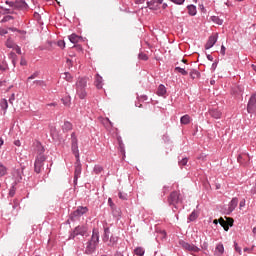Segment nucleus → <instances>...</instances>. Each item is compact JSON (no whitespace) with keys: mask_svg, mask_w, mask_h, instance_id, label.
<instances>
[{"mask_svg":"<svg viewBox=\"0 0 256 256\" xmlns=\"http://www.w3.org/2000/svg\"><path fill=\"white\" fill-rule=\"evenodd\" d=\"M118 143H119L121 153H125V144H123V140L121 139V137H118Z\"/></svg>","mask_w":256,"mask_h":256,"instance_id":"473e14b6","label":"nucleus"},{"mask_svg":"<svg viewBox=\"0 0 256 256\" xmlns=\"http://www.w3.org/2000/svg\"><path fill=\"white\" fill-rule=\"evenodd\" d=\"M87 233V227L85 226H78L74 230V235H86Z\"/></svg>","mask_w":256,"mask_h":256,"instance_id":"a211bd4d","label":"nucleus"},{"mask_svg":"<svg viewBox=\"0 0 256 256\" xmlns=\"http://www.w3.org/2000/svg\"><path fill=\"white\" fill-rule=\"evenodd\" d=\"M182 247L186 251H190V253H199L201 251V249L199 247L195 246V244H189L187 242H183Z\"/></svg>","mask_w":256,"mask_h":256,"instance_id":"9b49d317","label":"nucleus"},{"mask_svg":"<svg viewBox=\"0 0 256 256\" xmlns=\"http://www.w3.org/2000/svg\"><path fill=\"white\" fill-rule=\"evenodd\" d=\"M64 75H65L66 81H68L69 83L73 81V76L70 73L66 72Z\"/></svg>","mask_w":256,"mask_h":256,"instance_id":"58836bf2","label":"nucleus"},{"mask_svg":"<svg viewBox=\"0 0 256 256\" xmlns=\"http://www.w3.org/2000/svg\"><path fill=\"white\" fill-rule=\"evenodd\" d=\"M7 69H9L7 62L5 60H0V71H7Z\"/></svg>","mask_w":256,"mask_h":256,"instance_id":"2f4dec72","label":"nucleus"},{"mask_svg":"<svg viewBox=\"0 0 256 256\" xmlns=\"http://www.w3.org/2000/svg\"><path fill=\"white\" fill-rule=\"evenodd\" d=\"M87 78H79L76 82V93L79 99L87 97Z\"/></svg>","mask_w":256,"mask_h":256,"instance_id":"f03ea898","label":"nucleus"},{"mask_svg":"<svg viewBox=\"0 0 256 256\" xmlns=\"http://www.w3.org/2000/svg\"><path fill=\"white\" fill-rule=\"evenodd\" d=\"M234 220L233 218H219V224L223 227L224 231H229V227H233Z\"/></svg>","mask_w":256,"mask_h":256,"instance_id":"9d476101","label":"nucleus"},{"mask_svg":"<svg viewBox=\"0 0 256 256\" xmlns=\"http://www.w3.org/2000/svg\"><path fill=\"white\" fill-rule=\"evenodd\" d=\"M87 211H89L87 207L79 206L77 210L71 214L70 219L72 221H77V219H79V217H81L82 215H85Z\"/></svg>","mask_w":256,"mask_h":256,"instance_id":"0eeeda50","label":"nucleus"},{"mask_svg":"<svg viewBox=\"0 0 256 256\" xmlns=\"http://www.w3.org/2000/svg\"><path fill=\"white\" fill-rule=\"evenodd\" d=\"M213 223H214V225H217V223H219V219H218V220L215 219V220L213 221Z\"/></svg>","mask_w":256,"mask_h":256,"instance_id":"69168bd1","label":"nucleus"},{"mask_svg":"<svg viewBox=\"0 0 256 256\" xmlns=\"http://www.w3.org/2000/svg\"><path fill=\"white\" fill-rule=\"evenodd\" d=\"M71 129H73V124H71L69 121H65L64 125H62V131L67 133L68 131H71Z\"/></svg>","mask_w":256,"mask_h":256,"instance_id":"b1692460","label":"nucleus"},{"mask_svg":"<svg viewBox=\"0 0 256 256\" xmlns=\"http://www.w3.org/2000/svg\"><path fill=\"white\" fill-rule=\"evenodd\" d=\"M20 65H22V67H25L27 65V60H25V58H21Z\"/></svg>","mask_w":256,"mask_h":256,"instance_id":"3c124183","label":"nucleus"},{"mask_svg":"<svg viewBox=\"0 0 256 256\" xmlns=\"http://www.w3.org/2000/svg\"><path fill=\"white\" fill-rule=\"evenodd\" d=\"M134 253L135 255L143 256L145 255V249H143V247H137L135 248Z\"/></svg>","mask_w":256,"mask_h":256,"instance_id":"c756f323","label":"nucleus"},{"mask_svg":"<svg viewBox=\"0 0 256 256\" xmlns=\"http://www.w3.org/2000/svg\"><path fill=\"white\" fill-rule=\"evenodd\" d=\"M4 11H5V13H7L8 15L11 14V13H13V11H12L11 9H9V8H4Z\"/></svg>","mask_w":256,"mask_h":256,"instance_id":"4d7b16f0","label":"nucleus"},{"mask_svg":"<svg viewBox=\"0 0 256 256\" xmlns=\"http://www.w3.org/2000/svg\"><path fill=\"white\" fill-rule=\"evenodd\" d=\"M251 193H252V195H256V187L251 189Z\"/></svg>","mask_w":256,"mask_h":256,"instance_id":"680f3d73","label":"nucleus"},{"mask_svg":"<svg viewBox=\"0 0 256 256\" xmlns=\"http://www.w3.org/2000/svg\"><path fill=\"white\" fill-rule=\"evenodd\" d=\"M172 3H175L176 5H183L185 3V0H170Z\"/></svg>","mask_w":256,"mask_h":256,"instance_id":"49530a36","label":"nucleus"},{"mask_svg":"<svg viewBox=\"0 0 256 256\" xmlns=\"http://www.w3.org/2000/svg\"><path fill=\"white\" fill-rule=\"evenodd\" d=\"M101 171H103V167H101V166L94 167V173H96V175H99V173H101Z\"/></svg>","mask_w":256,"mask_h":256,"instance_id":"a19ab883","label":"nucleus"},{"mask_svg":"<svg viewBox=\"0 0 256 256\" xmlns=\"http://www.w3.org/2000/svg\"><path fill=\"white\" fill-rule=\"evenodd\" d=\"M17 44H15V42H13L11 40V38H8L7 41H6V47H8V49H15V46Z\"/></svg>","mask_w":256,"mask_h":256,"instance_id":"7c9ffc66","label":"nucleus"},{"mask_svg":"<svg viewBox=\"0 0 256 256\" xmlns=\"http://www.w3.org/2000/svg\"><path fill=\"white\" fill-rule=\"evenodd\" d=\"M234 246H235V251H237V253H239L241 255V248L239 247V245H237V243H235Z\"/></svg>","mask_w":256,"mask_h":256,"instance_id":"5fc2aeb1","label":"nucleus"},{"mask_svg":"<svg viewBox=\"0 0 256 256\" xmlns=\"http://www.w3.org/2000/svg\"><path fill=\"white\" fill-rule=\"evenodd\" d=\"M108 204L110 205L111 209H112V213L115 217H119L121 215V210H117L115 209V204L113 203V199L109 198L108 199Z\"/></svg>","mask_w":256,"mask_h":256,"instance_id":"f3484780","label":"nucleus"},{"mask_svg":"<svg viewBox=\"0 0 256 256\" xmlns=\"http://www.w3.org/2000/svg\"><path fill=\"white\" fill-rule=\"evenodd\" d=\"M162 4L163 0H151L147 2L149 9H153L154 11H157V9H159V5Z\"/></svg>","mask_w":256,"mask_h":256,"instance_id":"ddd939ff","label":"nucleus"},{"mask_svg":"<svg viewBox=\"0 0 256 256\" xmlns=\"http://www.w3.org/2000/svg\"><path fill=\"white\" fill-rule=\"evenodd\" d=\"M110 234H111V231L109 230V228H105L104 229V234L102 236V241L108 247H115V245H117V237L109 236Z\"/></svg>","mask_w":256,"mask_h":256,"instance_id":"7ed1b4c3","label":"nucleus"},{"mask_svg":"<svg viewBox=\"0 0 256 256\" xmlns=\"http://www.w3.org/2000/svg\"><path fill=\"white\" fill-rule=\"evenodd\" d=\"M37 77H39V72H34L30 77H28L27 81L37 79Z\"/></svg>","mask_w":256,"mask_h":256,"instance_id":"ea45409f","label":"nucleus"},{"mask_svg":"<svg viewBox=\"0 0 256 256\" xmlns=\"http://www.w3.org/2000/svg\"><path fill=\"white\" fill-rule=\"evenodd\" d=\"M13 101H15V93H13V94L11 95V97L9 98V103H10V105H13Z\"/></svg>","mask_w":256,"mask_h":256,"instance_id":"8fccbe9b","label":"nucleus"},{"mask_svg":"<svg viewBox=\"0 0 256 256\" xmlns=\"http://www.w3.org/2000/svg\"><path fill=\"white\" fill-rule=\"evenodd\" d=\"M0 107L4 113L7 111V109H9V103L7 102V99L4 98L0 101Z\"/></svg>","mask_w":256,"mask_h":256,"instance_id":"bb28decb","label":"nucleus"},{"mask_svg":"<svg viewBox=\"0 0 256 256\" xmlns=\"http://www.w3.org/2000/svg\"><path fill=\"white\" fill-rule=\"evenodd\" d=\"M9 196L10 197H15V187H12L9 191Z\"/></svg>","mask_w":256,"mask_h":256,"instance_id":"09e8293b","label":"nucleus"},{"mask_svg":"<svg viewBox=\"0 0 256 256\" xmlns=\"http://www.w3.org/2000/svg\"><path fill=\"white\" fill-rule=\"evenodd\" d=\"M190 77H191V79H197V78H199V72L196 71V70H192V71L190 72Z\"/></svg>","mask_w":256,"mask_h":256,"instance_id":"c9c22d12","label":"nucleus"},{"mask_svg":"<svg viewBox=\"0 0 256 256\" xmlns=\"http://www.w3.org/2000/svg\"><path fill=\"white\" fill-rule=\"evenodd\" d=\"M138 58L141 60V61H147V59H149V57L147 56V54L145 53H140L138 55Z\"/></svg>","mask_w":256,"mask_h":256,"instance_id":"4c0bfd02","label":"nucleus"},{"mask_svg":"<svg viewBox=\"0 0 256 256\" xmlns=\"http://www.w3.org/2000/svg\"><path fill=\"white\" fill-rule=\"evenodd\" d=\"M118 197L119 199H122L123 201H125V199H127V194H123V192H119Z\"/></svg>","mask_w":256,"mask_h":256,"instance_id":"c03bdc74","label":"nucleus"},{"mask_svg":"<svg viewBox=\"0 0 256 256\" xmlns=\"http://www.w3.org/2000/svg\"><path fill=\"white\" fill-rule=\"evenodd\" d=\"M47 158L45 155H37L34 163V171L35 173H40L43 170V163Z\"/></svg>","mask_w":256,"mask_h":256,"instance_id":"423d86ee","label":"nucleus"},{"mask_svg":"<svg viewBox=\"0 0 256 256\" xmlns=\"http://www.w3.org/2000/svg\"><path fill=\"white\" fill-rule=\"evenodd\" d=\"M239 207L240 209L245 207V199L240 202Z\"/></svg>","mask_w":256,"mask_h":256,"instance_id":"bf43d9fd","label":"nucleus"},{"mask_svg":"<svg viewBox=\"0 0 256 256\" xmlns=\"http://www.w3.org/2000/svg\"><path fill=\"white\" fill-rule=\"evenodd\" d=\"M175 71H177L178 73H180L181 75H188L187 70H185V68H181V67H176Z\"/></svg>","mask_w":256,"mask_h":256,"instance_id":"72a5a7b5","label":"nucleus"},{"mask_svg":"<svg viewBox=\"0 0 256 256\" xmlns=\"http://www.w3.org/2000/svg\"><path fill=\"white\" fill-rule=\"evenodd\" d=\"M57 45H58V47H60L61 49H65V41L60 40V41H58Z\"/></svg>","mask_w":256,"mask_h":256,"instance_id":"a18cd8bd","label":"nucleus"},{"mask_svg":"<svg viewBox=\"0 0 256 256\" xmlns=\"http://www.w3.org/2000/svg\"><path fill=\"white\" fill-rule=\"evenodd\" d=\"M179 195H180L179 192L173 191L172 193H170L168 197L169 205H173L175 209H177V204L179 203V201H181V198H179Z\"/></svg>","mask_w":256,"mask_h":256,"instance_id":"6e6552de","label":"nucleus"},{"mask_svg":"<svg viewBox=\"0 0 256 256\" xmlns=\"http://www.w3.org/2000/svg\"><path fill=\"white\" fill-rule=\"evenodd\" d=\"M207 59H208V61H213V56L207 55Z\"/></svg>","mask_w":256,"mask_h":256,"instance_id":"e2e57ef3","label":"nucleus"},{"mask_svg":"<svg viewBox=\"0 0 256 256\" xmlns=\"http://www.w3.org/2000/svg\"><path fill=\"white\" fill-rule=\"evenodd\" d=\"M99 243V231L93 230L91 240L87 242L85 253L87 255H91L95 253V249H97V244Z\"/></svg>","mask_w":256,"mask_h":256,"instance_id":"f257e3e1","label":"nucleus"},{"mask_svg":"<svg viewBox=\"0 0 256 256\" xmlns=\"http://www.w3.org/2000/svg\"><path fill=\"white\" fill-rule=\"evenodd\" d=\"M13 49L18 53V55H21V48L19 46L16 45Z\"/></svg>","mask_w":256,"mask_h":256,"instance_id":"864d4df0","label":"nucleus"},{"mask_svg":"<svg viewBox=\"0 0 256 256\" xmlns=\"http://www.w3.org/2000/svg\"><path fill=\"white\" fill-rule=\"evenodd\" d=\"M0 35H7V30L5 28H0Z\"/></svg>","mask_w":256,"mask_h":256,"instance_id":"6e6d98bb","label":"nucleus"},{"mask_svg":"<svg viewBox=\"0 0 256 256\" xmlns=\"http://www.w3.org/2000/svg\"><path fill=\"white\" fill-rule=\"evenodd\" d=\"M247 112L250 114L256 113V93L252 94L248 101Z\"/></svg>","mask_w":256,"mask_h":256,"instance_id":"1a4fd4ad","label":"nucleus"},{"mask_svg":"<svg viewBox=\"0 0 256 256\" xmlns=\"http://www.w3.org/2000/svg\"><path fill=\"white\" fill-rule=\"evenodd\" d=\"M188 13L192 16L197 15V7H195L194 5L188 6Z\"/></svg>","mask_w":256,"mask_h":256,"instance_id":"c85d7f7f","label":"nucleus"},{"mask_svg":"<svg viewBox=\"0 0 256 256\" xmlns=\"http://www.w3.org/2000/svg\"><path fill=\"white\" fill-rule=\"evenodd\" d=\"M95 85L97 89H103V77H101L99 74L96 75Z\"/></svg>","mask_w":256,"mask_h":256,"instance_id":"5701e85b","label":"nucleus"},{"mask_svg":"<svg viewBox=\"0 0 256 256\" xmlns=\"http://www.w3.org/2000/svg\"><path fill=\"white\" fill-rule=\"evenodd\" d=\"M187 158H183L180 162H179V165L180 167H185V165H187Z\"/></svg>","mask_w":256,"mask_h":256,"instance_id":"37998d69","label":"nucleus"},{"mask_svg":"<svg viewBox=\"0 0 256 256\" xmlns=\"http://www.w3.org/2000/svg\"><path fill=\"white\" fill-rule=\"evenodd\" d=\"M3 138H0V147L3 145Z\"/></svg>","mask_w":256,"mask_h":256,"instance_id":"338daca9","label":"nucleus"},{"mask_svg":"<svg viewBox=\"0 0 256 256\" xmlns=\"http://www.w3.org/2000/svg\"><path fill=\"white\" fill-rule=\"evenodd\" d=\"M69 41L71 43H79L80 41H83V38L77 34H72L69 36Z\"/></svg>","mask_w":256,"mask_h":256,"instance_id":"4be33fe9","label":"nucleus"},{"mask_svg":"<svg viewBox=\"0 0 256 256\" xmlns=\"http://www.w3.org/2000/svg\"><path fill=\"white\" fill-rule=\"evenodd\" d=\"M209 113L214 119H221L222 113L217 108L210 109Z\"/></svg>","mask_w":256,"mask_h":256,"instance_id":"6ab92c4d","label":"nucleus"},{"mask_svg":"<svg viewBox=\"0 0 256 256\" xmlns=\"http://www.w3.org/2000/svg\"><path fill=\"white\" fill-rule=\"evenodd\" d=\"M35 151L37 155H43L45 153V148L41 144V142H36L35 143Z\"/></svg>","mask_w":256,"mask_h":256,"instance_id":"aec40b11","label":"nucleus"},{"mask_svg":"<svg viewBox=\"0 0 256 256\" xmlns=\"http://www.w3.org/2000/svg\"><path fill=\"white\" fill-rule=\"evenodd\" d=\"M225 252V248L223 247V244H218L216 246V254L219 255H223V253Z\"/></svg>","mask_w":256,"mask_h":256,"instance_id":"cd10ccee","label":"nucleus"},{"mask_svg":"<svg viewBox=\"0 0 256 256\" xmlns=\"http://www.w3.org/2000/svg\"><path fill=\"white\" fill-rule=\"evenodd\" d=\"M34 85H38L39 87H43V85H45V81L43 80H35Z\"/></svg>","mask_w":256,"mask_h":256,"instance_id":"79ce46f5","label":"nucleus"},{"mask_svg":"<svg viewBox=\"0 0 256 256\" xmlns=\"http://www.w3.org/2000/svg\"><path fill=\"white\" fill-rule=\"evenodd\" d=\"M220 53H221L222 55H225V47H224L223 45L221 46Z\"/></svg>","mask_w":256,"mask_h":256,"instance_id":"052dcab7","label":"nucleus"},{"mask_svg":"<svg viewBox=\"0 0 256 256\" xmlns=\"http://www.w3.org/2000/svg\"><path fill=\"white\" fill-rule=\"evenodd\" d=\"M197 217H198L197 212H196V211H193V212L190 214L188 220H189V221H195V219H197Z\"/></svg>","mask_w":256,"mask_h":256,"instance_id":"e433bc0d","label":"nucleus"},{"mask_svg":"<svg viewBox=\"0 0 256 256\" xmlns=\"http://www.w3.org/2000/svg\"><path fill=\"white\" fill-rule=\"evenodd\" d=\"M5 175H7V168H5V166L0 164V177H3Z\"/></svg>","mask_w":256,"mask_h":256,"instance_id":"f704fd0d","label":"nucleus"},{"mask_svg":"<svg viewBox=\"0 0 256 256\" xmlns=\"http://www.w3.org/2000/svg\"><path fill=\"white\" fill-rule=\"evenodd\" d=\"M11 19H13V16H5L3 19H2V21H3V23H7V21H11Z\"/></svg>","mask_w":256,"mask_h":256,"instance_id":"de8ad7c7","label":"nucleus"},{"mask_svg":"<svg viewBox=\"0 0 256 256\" xmlns=\"http://www.w3.org/2000/svg\"><path fill=\"white\" fill-rule=\"evenodd\" d=\"M71 149L72 153L76 158V161H79V145L77 141V136L75 135V132L71 134Z\"/></svg>","mask_w":256,"mask_h":256,"instance_id":"39448f33","label":"nucleus"},{"mask_svg":"<svg viewBox=\"0 0 256 256\" xmlns=\"http://www.w3.org/2000/svg\"><path fill=\"white\" fill-rule=\"evenodd\" d=\"M237 205H239V199L237 197H234L229 203V207H228L229 213H233V211L237 209Z\"/></svg>","mask_w":256,"mask_h":256,"instance_id":"dca6fc26","label":"nucleus"},{"mask_svg":"<svg viewBox=\"0 0 256 256\" xmlns=\"http://www.w3.org/2000/svg\"><path fill=\"white\" fill-rule=\"evenodd\" d=\"M13 89V86L7 87V81H0V91H5V93H9Z\"/></svg>","mask_w":256,"mask_h":256,"instance_id":"412c9836","label":"nucleus"},{"mask_svg":"<svg viewBox=\"0 0 256 256\" xmlns=\"http://www.w3.org/2000/svg\"><path fill=\"white\" fill-rule=\"evenodd\" d=\"M81 177V161L76 160L74 171V183L77 184V179Z\"/></svg>","mask_w":256,"mask_h":256,"instance_id":"f8f14e48","label":"nucleus"},{"mask_svg":"<svg viewBox=\"0 0 256 256\" xmlns=\"http://www.w3.org/2000/svg\"><path fill=\"white\" fill-rule=\"evenodd\" d=\"M251 158H249V154L242 153L238 156L237 161L241 165H247V162L250 161Z\"/></svg>","mask_w":256,"mask_h":256,"instance_id":"2eb2a0df","label":"nucleus"},{"mask_svg":"<svg viewBox=\"0 0 256 256\" xmlns=\"http://www.w3.org/2000/svg\"><path fill=\"white\" fill-rule=\"evenodd\" d=\"M6 5H9V7H12V9H17L19 11H25L29 9V5H27L25 0H15V2L6 1Z\"/></svg>","mask_w":256,"mask_h":256,"instance_id":"20e7f679","label":"nucleus"},{"mask_svg":"<svg viewBox=\"0 0 256 256\" xmlns=\"http://www.w3.org/2000/svg\"><path fill=\"white\" fill-rule=\"evenodd\" d=\"M114 256H123V253H121V252H116V253L114 254Z\"/></svg>","mask_w":256,"mask_h":256,"instance_id":"0e129e2a","label":"nucleus"},{"mask_svg":"<svg viewBox=\"0 0 256 256\" xmlns=\"http://www.w3.org/2000/svg\"><path fill=\"white\" fill-rule=\"evenodd\" d=\"M253 233L256 235V227L253 228Z\"/></svg>","mask_w":256,"mask_h":256,"instance_id":"774afa93","label":"nucleus"},{"mask_svg":"<svg viewBox=\"0 0 256 256\" xmlns=\"http://www.w3.org/2000/svg\"><path fill=\"white\" fill-rule=\"evenodd\" d=\"M216 19V23L218 25H223V20L219 19V18H215Z\"/></svg>","mask_w":256,"mask_h":256,"instance_id":"13d9d810","label":"nucleus"},{"mask_svg":"<svg viewBox=\"0 0 256 256\" xmlns=\"http://www.w3.org/2000/svg\"><path fill=\"white\" fill-rule=\"evenodd\" d=\"M180 123L181 125H189L191 123V116L189 115H184L180 118Z\"/></svg>","mask_w":256,"mask_h":256,"instance_id":"393cba45","label":"nucleus"},{"mask_svg":"<svg viewBox=\"0 0 256 256\" xmlns=\"http://www.w3.org/2000/svg\"><path fill=\"white\" fill-rule=\"evenodd\" d=\"M217 39H218L217 34L210 36L205 45V49H211V47H213V45H215V43H217Z\"/></svg>","mask_w":256,"mask_h":256,"instance_id":"4468645a","label":"nucleus"},{"mask_svg":"<svg viewBox=\"0 0 256 256\" xmlns=\"http://www.w3.org/2000/svg\"><path fill=\"white\" fill-rule=\"evenodd\" d=\"M165 93H167V88H165V85L160 84L157 90V95H159V97H163Z\"/></svg>","mask_w":256,"mask_h":256,"instance_id":"a878e982","label":"nucleus"},{"mask_svg":"<svg viewBox=\"0 0 256 256\" xmlns=\"http://www.w3.org/2000/svg\"><path fill=\"white\" fill-rule=\"evenodd\" d=\"M10 57H12V63L13 65H15V57H17V55L14 52L10 53Z\"/></svg>","mask_w":256,"mask_h":256,"instance_id":"603ef678","label":"nucleus"}]
</instances>
